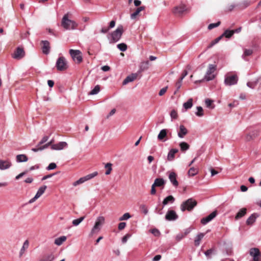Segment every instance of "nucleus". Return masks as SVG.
Wrapping results in <instances>:
<instances>
[{"label":"nucleus","instance_id":"1","mask_svg":"<svg viewBox=\"0 0 261 261\" xmlns=\"http://www.w3.org/2000/svg\"><path fill=\"white\" fill-rule=\"evenodd\" d=\"M77 25L75 21L68 19V13L63 16L61 21V26L65 30H74Z\"/></svg>","mask_w":261,"mask_h":261},{"label":"nucleus","instance_id":"2","mask_svg":"<svg viewBox=\"0 0 261 261\" xmlns=\"http://www.w3.org/2000/svg\"><path fill=\"white\" fill-rule=\"evenodd\" d=\"M105 218L103 216H99L97 217L94 225L89 234V237H92L94 234H97L100 231L101 226L105 223Z\"/></svg>","mask_w":261,"mask_h":261},{"label":"nucleus","instance_id":"3","mask_svg":"<svg viewBox=\"0 0 261 261\" xmlns=\"http://www.w3.org/2000/svg\"><path fill=\"white\" fill-rule=\"evenodd\" d=\"M123 32V27L122 25H119L117 28L110 35L111 36L110 42L115 43L118 41L121 38Z\"/></svg>","mask_w":261,"mask_h":261},{"label":"nucleus","instance_id":"4","mask_svg":"<svg viewBox=\"0 0 261 261\" xmlns=\"http://www.w3.org/2000/svg\"><path fill=\"white\" fill-rule=\"evenodd\" d=\"M197 201L195 200L189 198L182 203L180 205V210L182 212H184L186 210L191 211L197 205Z\"/></svg>","mask_w":261,"mask_h":261},{"label":"nucleus","instance_id":"5","mask_svg":"<svg viewBox=\"0 0 261 261\" xmlns=\"http://www.w3.org/2000/svg\"><path fill=\"white\" fill-rule=\"evenodd\" d=\"M216 68L217 66L216 65L209 64L205 76L201 81H210L213 80L215 77L213 73L216 71Z\"/></svg>","mask_w":261,"mask_h":261},{"label":"nucleus","instance_id":"6","mask_svg":"<svg viewBox=\"0 0 261 261\" xmlns=\"http://www.w3.org/2000/svg\"><path fill=\"white\" fill-rule=\"evenodd\" d=\"M69 54L72 59L76 63H80L83 61L82 53L79 50H74L71 49L69 50Z\"/></svg>","mask_w":261,"mask_h":261},{"label":"nucleus","instance_id":"7","mask_svg":"<svg viewBox=\"0 0 261 261\" xmlns=\"http://www.w3.org/2000/svg\"><path fill=\"white\" fill-rule=\"evenodd\" d=\"M56 66L59 71H64L68 68L67 62L64 57H60L58 59Z\"/></svg>","mask_w":261,"mask_h":261},{"label":"nucleus","instance_id":"8","mask_svg":"<svg viewBox=\"0 0 261 261\" xmlns=\"http://www.w3.org/2000/svg\"><path fill=\"white\" fill-rule=\"evenodd\" d=\"M238 81V77L237 75H226L225 77L224 83L227 86H231L237 84Z\"/></svg>","mask_w":261,"mask_h":261},{"label":"nucleus","instance_id":"9","mask_svg":"<svg viewBox=\"0 0 261 261\" xmlns=\"http://www.w3.org/2000/svg\"><path fill=\"white\" fill-rule=\"evenodd\" d=\"M249 254L253 258V261H259L261 253L257 248H252L249 250Z\"/></svg>","mask_w":261,"mask_h":261},{"label":"nucleus","instance_id":"10","mask_svg":"<svg viewBox=\"0 0 261 261\" xmlns=\"http://www.w3.org/2000/svg\"><path fill=\"white\" fill-rule=\"evenodd\" d=\"M178 218V215L174 210H169L165 215V219L167 221H175Z\"/></svg>","mask_w":261,"mask_h":261},{"label":"nucleus","instance_id":"11","mask_svg":"<svg viewBox=\"0 0 261 261\" xmlns=\"http://www.w3.org/2000/svg\"><path fill=\"white\" fill-rule=\"evenodd\" d=\"M25 55V52L23 49L21 47H18L14 54L12 55V57L15 59H21Z\"/></svg>","mask_w":261,"mask_h":261},{"label":"nucleus","instance_id":"12","mask_svg":"<svg viewBox=\"0 0 261 261\" xmlns=\"http://www.w3.org/2000/svg\"><path fill=\"white\" fill-rule=\"evenodd\" d=\"M169 179L173 186L177 187L178 186V182L177 180V174L174 172L168 171L167 172Z\"/></svg>","mask_w":261,"mask_h":261},{"label":"nucleus","instance_id":"13","mask_svg":"<svg viewBox=\"0 0 261 261\" xmlns=\"http://www.w3.org/2000/svg\"><path fill=\"white\" fill-rule=\"evenodd\" d=\"M42 50L44 54L48 55L50 51V43L47 40H42L41 42Z\"/></svg>","mask_w":261,"mask_h":261},{"label":"nucleus","instance_id":"14","mask_svg":"<svg viewBox=\"0 0 261 261\" xmlns=\"http://www.w3.org/2000/svg\"><path fill=\"white\" fill-rule=\"evenodd\" d=\"M68 146L66 142H60L58 143L53 144L51 146V149L53 150H62L64 148L67 147Z\"/></svg>","mask_w":261,"mask_h":261},{"label":"nucleus","instance_id":"15","mask_svg":"<svg viewBox=\"0 0 261 261\" xmlns=\"http://www.w3.org/2000/svg\"><path fill=\"white\" fill-rule=\"evenodd\" d=\"M186 7L184 5H180L174 8L173 12L175 15H180L186 11Z\"/></svg>","mask_w":261,"mask_h":261},{"label":"nucleus","instance_id":"16","mask_svg":"<svg viewBox=\"0 0 261 261\" xmlns=\"http://www.w3.org/2000/svg\"><path fill=\"white\" fill-rule=\"evenodd\" d=\"M12 165L10 161L8 160H0V169L2 170L9 168Z\"/></svg>","mask_w":261,"mask_h":261},{"label":"nucleus","instance_id":"17","mask_svg":"<svg viewBox=\"0 0 261 261\" xmlns=\"http://www.w3.org/2000/svg\"><path fill=\"white\" fill-rule=\"evenodd\" d=\"M138 76V73H132L130 75L127 76L123 81L122 84L125 85L129 82L134 81L137 79Z\"/></svg>","mask_w":261,"mask_h":261},{"label":"nucleus","instance_id":"18","mask_svg":"<svg viewBox=\"0 0 261 261\" xmlns=\"http://www.w3.org/2000/svg\"><path fill=\"white\" fill-rule=\"evenodd\" d=\"M259 217V215L257 213H253L247 219L246 224L248 225H252L256 221L257 218Z\"/></svg>","mask_w":261,"mask_h":261},{"label":"nucleus","instance_id":"19","mask_svg":"<svg viewBox=\"0 0 261 261\" xmlns=\"http://www.w3.org/2000/svg\"><path fill=\"white\" fill-rule=\"evenodd\" d=\"M258 135V132L257 130H253L251 133L247 134L245 136L246 141H250L251 140L255 138Z\"/></svg>","mask_w":261,"mask_h":261},{"label":"nucleus","instance_id":"20","mask_svg":"<svg viewBox=\"0 0 261 261\" xmlns=\"http://www.w3.org/2000/svg\"><path fill=\"white\" fill-rule=\"evenodd\" d=\"M178 152V149L176 148H172L170 150L167 155V160L169 161H172L174 159L175 153Z\"/></svg>","mask_w":261,"mask_h":261},{"label":"nucleus","instance_id":"21","mask_svg":"<svg viewBox=\"0 0 261 261\" xmlns=\"http://www.w3.org/2000/svg\"><path fill=\"white\" fill-rule=\"evenodd\" d=\"M188 134V130L183 125L179 126V131L178 132V136L180 138H183Z\"/></svg>","mask_w":261,"mask_h":261},{"label":"nucleus","instance_id":"22","mask_svg":"<svg viewBox=\"0 0 261 261\" xmlns=\"http://www.w3.org/2000/svg\"><path fill=\"white\" fill-rule=\"evenodd\" d=\"M16 160L18 163L25 162L28 161V158L25 154H18L16 155Z\"/></svg>","mask_w":261,"mask_h":261},{"label":"nucleus","instance_id":"23","mask_svg":"<svg viewBox=\"0 0 261 261\" xmlns=\"http://www.w3.org/2000/svg\"><path fill=\"white\" fill-rule=\"evenodd\" d=\"M175 201V198L172 195L166 197L163 201V206L168 203H173Z\"/></svg>","mask_w":261,"mask_h":261},{"label":"nucleus","instance_id":"24","mask_svg":"<svg viewBox=\"0 0 261 261\" xmlns=\"http://www.w3.org/2000/svg\"><path fill=\"white\" fill-rule=\"evenodd\" d=\"M247 213V209L246 208H242L237 213L235 216V219L238 220L243 216H244Z\"/></svg>","mask_w":261,"mask_h":261},{"label":"nucleus","instance_id":"25","mask_svg":"<svg viewBox=\"0 0 261 261\" xmlns=\"http://www.w3.org/2000/svg\"><path fill=\"white\" fill-rule=\"evenodd\" d=\"M55 256L53 253H49L44 255L39 261H53Z\"/></svg>","mask_w":261,"mask_h":261},{"label":"nucleus","instance_id":"26","mask_svg":"<svg viewBox=\"0 0 261 261\" xmlns=\"http://www.w3.org/2000/svg\"><path fill=\"white\" fill-rule=\"evenodd\" d=\"M165 180L163 178H157L154 180L153 185L155 187H164Z\"/></svg>","mask_w":261,"mask_h":261},{"label":"nucleus","instance_id":"27","mask_svg":"<svg viewBox=\"0 0 261 261\" xmlns=\"http://www.w3.org/2000/svg\"><path fill=\"white\" fill-rule=\"evenodd\" d=\"M260 80V77H257L254 81L248 82L247 83V86L251 89H254L259 82Z\"/></svg>","mask_w":261,"mask_h":261},{"label":"nucleus","instance_id":"28","mask_svg":"<svg viewBox=\"0 0 261 261\" xmlns=\"http://www.w3.org/2000/svg\"><path fill=\"white\" fill-rule=\"evenodd\" d=\"M204 236L203 233H199L195 238L194 240V244L196 246H198L200 245L201 240Z\"/></svg>","mask_w":261,"mask_h":261},{"label":"nucleus","instance_id":"29","mask_svg":"<svg viewBox=\"0 0 261 261\" xmlns=\"http://www.w3.org/2000/svg\"><path fill=\"white\" fill-rule=\"evenodd\" d=\"M144 9H145L144 6H141V7L138 8L133 13L131 14V15H130L131 19H135L136 17H137V16L139 14V13L141 11L144 10Z\"/></svg>","mask_w":261,"mask_h":261},{"label":"nucleus","instance_id":"30","mask_svg":"<svg viewBox=\"0 0 261 261\" xmlns=\"http://www.w3.org/2000/svg\"><path fill=\"white\" fill-rule=\"evenodd\" d=\"M216 252V250L215 248L213 247L210 249H208L207 250L205 251L204 253L205 255L208 258H211V255H212L213 254H215Z\"/></svg>","mask_w":261,"mask_h":261},{"label":"nucleus","instance_id":"31","mask_svg":"<svg viewBox=\"0 0 261 261\" xmlns=\"http://www.w3.org/2000/svg\"><path fill=\"white\" fill-rule=\"evenodd\" d=\"M181 151H186L190 148V145L185 142H180L179 144Z\"/></svg>","mask_w":261,"mask_h":261},{"label":"nucleus","instance_id":"32","mask_svg":"<svg viewBox=\"0 0 261 261\" xmlns=\"http://www.w3.org/2000/svg\"><path fill=\"white\" fill-rule=\"evenodd\" d=\"M46 188L47 186L45 185L40 187L36 194L37 197L39 198L44 193Z\"/></svg>","mask_w":261,"mask_h":261},{"label":"nucleus","instance_id":"33","mask_svg":"<svg viewBox=\"0 0 261 261\" xmlns=\"http://www.w3.org/2000/svg\"><path fill=\"white\" fill-rule=\"evenodd\" d=\"M193 106V99L190 98L188 100L183 104V107L186 110L191 108Z\"/></svg>","mask_w":261,"mask_h":261},{"label":"nucleus","instance_id":"34","mask_svg":"<svg viewBox=\"0 0 261 261\" xmlns=\"http://www.w3.org/2000/svg\"><path fill=\"white\" fill-rule=\"evenodd\" d=\"M66 240V237L65 236H62L59 238H57L55 241V244L57 245L60 246L61 245L64 241Z\"/></svg>","mask_w":261,"mask_h":261},{"label":"nucleus","instance_id":"35","mask_svg":"<svg viewBox=\"0 0 261 261\" xmlns=\"http://www.w3.org/2000/svg\"><path fill=\"white\" fill-rule=\"evenodd\" d=\"M198 173V170L197 168L194 167H191L190 168L188 171V175L190 176H194Z\"/></svg>","mask_w":261,"mask_h":261},{"label":"nucleus","instance_id":"36","mask_svg":"<svg viewBox=\"0 0 261 261\" xmlns=\"http://www.w3.org/2000/svg\"><path fill=\"white\" fill-rule=\"evenodd\" d=\"M167 133L166 129H162L158 136V139L159 140H162L167 136Z\"/></svg>","mask_w":261,"mask_h":261},{"label":"nucleus","instance_id":"37","mask_svg":"<svg viewBox=\"0 0 261 261\" xmlns=\"http://www.w3.org/2000/svg\"><path fill=\"white\" fill-rule=\"evenodd\" d=\"M250 5V2L248 0H244L242 3L239 4V6L242 9H245Z\"/></svg>","mask_w":261,"mask_h":261},{"label":"nucleus","instance_id":"38","mask_svg":"<svg viewBox=\"0 0 261 261\" xmlns=\"http://www.w3.org/2000/svg\"><path fill=\"white\" fill-rule=\"evenodd\" d=\"M233 35L232 30H226L222 34V37H225L227 38H230Z\"/></svg>","mask_w":261,"mask_h":261},{"label":"nucleus","instance_id":"39","mask_svg":"<svg viewBox=\"0 0 261 261\" xmlns=\"http://www.w3.org/2000/svg\"><path fill=\"white\" fill-rule=\"evenodd\" d=\"M97 174H98V172L95 171V172H93V173H92L91 174L87 175L85 176H84V179H85V181H87L88 180H90V179L94 178L96 175H97Z\"/></svg>","mask_w":261,"mask_h":261},{"label":"nucleus","instance_id":"40","mask_svg":"<svg viewBox=\"0 0 261 261\" xmlns=\"http://www.w3.org/2000/svg\"><path fill=\"white\" fill-rule=\"evenodd\" d=\"M97 174H98V172L95 171V172H93V173H92L91 174L87 175L85 176H84V179H85V181H87L88 180H90V179L94 178L96 175H97Z\"/></svg>","mask_w":261,"mask_h":261},{"label":"nucleus","instance_id":"41","mask_svg":"<svg viewBox=\"0 0 261 261\" xmlns=\"http://www.w3.org/2000/svg\"><path fill=\"white\" fill-rule=\"evenodd\" d=\"M197 111L195 113L196 116L198 117H202L204 115L203 108L200 106H198L196 108Z\"/></svg>","mask_w":261,"mask_h":261},{"label":"nucleus","instance_id":"42","mask_svg":"<svg viewBox=\"0 0 261 261\" xmlns=\"http://www.w3.org/2000/svg\"><path fill=\"white\" fill-rule=\"evenodd\" d=\"M213 100L207 98L205 100V103L206 106V107L210 108V109H213L214 108V106L213 105Z\"/></svg>","mask_w":261,"mask_h":261},{"label":"nucleus","instance_id":"43","mask_svg":"<svg viewBox=\"0 0 261 261\" xmlns=\"http://www.w3.org/2000/svg\"><path fill=\"white\" fill-rule=\"evenodd\" d=\"M253 53V50L251 49H245L244 54L242 55V58L245 59V58L247 56L251 55Z\"/></svg>","mask_w":261,"mask_h":261},{"label":"nucleus","instance_id":"44","mask_svg":"<svg viewBox=\"0 0 261 261\" xmlns=\"http://www.w3.org/2000/svg\"><path fill=\"white\" fill-rule=\"evenodd\" d=\"M100 91V86L96 85L89 93L90 95L97 94Z\"/></svg>","mask_w":261,"mask_h":261},{"label":"nucleus","instance_id":"45","mask_svg":"<svg viewBox=\"0 0 261 261\" xmlns=\"http://www.w3.org/2000/svg\"><path fill=\"white\" fill-rule=\"evenodd\" d=\"M112 164L110 163H108L105 165V168L107 169V171H106V175H109L111 173V172L112 170Z\"/></svg>","mask_w":261,"mask_h":261},{"label":"nucleus","instance_id":"46","mask_svg":"<svg viewBox=\"0 0 261 261\" xmlns=\"http://www.w3.org/2000/svg\"><path fill=\"white\" fill-rule=\"evenodd\" d=\"M29 243L28 240L25 241L23 244V246L21 248L20 251V256L22 255V254L24 253V251L26 248H28L29 247Z\"/></svg>","mask_w":261,"mask_h":261},{"label":"nucleus","instance_id":"47","mask_svg":"<svg viewBox=\"0 0 261 261\" xmlns=\"http://www.w3.org/2000/svg\"><path fill=\"white\" fill-rule=\"evenodd\" d=\"M85 219V217H81L79 219L73 220L72 221V224L74 226H77L80 224V223H81Z\"/></svg>","mask_w":261,"mask_h":261},{"label":"nucleus","instance_id":"48","mask_svg":"<svg viewBox=\"0 0 261 261\" xmlns=\"http://www.w3.org/2000/svg\"><path fill=\"white\" fill-rule=\"evenodd\" d=\"M117 48L122 51H125L127 49V45L124 43H120L117 45Z\"/></svg>","mask_w":261,"mask_h":261},{"label":"nucleus","instance_id":"49","mask_svg":"<svg viewBox=\"0 0 261 261\" xmlns=\"http://www.w3.org/2000/svg\"><path fill=\"white\" fill-rule=\"evenodd\" d=\"M85 179H84V177H81L79 179L77 180L74 181L73 182L72 185L74 187L77 186V185H79L80 184H82L85 182Z\"/></svg>","mask_w":261,"mask_h":261},{"label":"nucleus","instance_id":"50","mask_svg":"<svg viewBox=\"0 0 261 261\" xmlns=\"http://www.w3.org/2000/svg\"><path fill=\"white\" fill-rule=\"evenodd\" d=\"M148 61L142 63L140 67V71L146 70L148 68Z\"/></svg>","mask_w":261,"mask_h":261},{"label":"nucleus","instance_id":"51","mask_svg":"<svg viewBox=\"0 0 261 261\" xmlns=\"http://www.w3.org/2000/svg\"><path fill=\"white\" fill-rule=\"evenodd\" d=\"M131 217L130 215L128 213L124 214L121 217L119 218L120 221L126 220Z\"/></svg>","mask_w":261,"mask_h":261},{"label":"nucleus","instance_id":"52","mask_svg":"<svg viewBox=\"0 0 261 261\" xmlns=\"http://www.w3.org/2000/svg\"><path fill=\"white\" fill-rule=\"evenodd\" d=\"M140 210L145 215H147L148 211L147 206L145 204H141L140 206Z\"/></svg>","mask_w":261,"mask_h":261},{"label":"nucleus","instance_id":"53","mask_svg":"<svg viewBox=\"0 0 261 261\" xmlns=\"http://www.w3.org/2000/svg\"><path fill=\"white\" fill-rule=\"evenodd\" d=\"M220 23H221L220 21H218L216 23H211L208 26V30H212V29H214L215 28H216V27L219 26Z\"/></svg>","mask_w":261,"mask_h":261},{"label":"nucleus","instance_id":"54","mask_svg":"<svg viewBox=\"0 0 261 261\" xmlns=\"http://www.w3.org/2000/svg\"><path fill=\"white\" fill-rule=\"evenodd\" d=\"M222 37H223L221 35L220 36L218 37V38H217L215 40H214L213 41H212V42L211 43V44L209 46V47L213 46L214 45H215V44L219 42V41L222 38Z\"/></svg>","mask_w":261,"mask_h":261},{"label":"nucleus","instance_id":"55","mask_svg":"<svg viewBox=\"0 0 261 261\" xmlns=\"http://www.w3.org/2000/svg\"><path fill=\"white\" fill-rule=\"evenodd\" d=\"M217 215V212L216 211L213 212L211 214H210L208 216H207V218L209 220L211 221L213 220Z\"/></svg>","mask_w":261,"mask_h":261},{"label":"nucleus","instance_id":"56","mask_svg":"<svg viewBox=\"0 0 261 261\" xmlns=\"http://www.w3.org/2000/svg\"><path fill=\"white\" fill-rule=\"evenodd\" d=\"M182 78H179V80L176 82L175 86L177 88V91H178L182 85Z\"/></svg>","mask_w":261,"mask_h":261},{"label":"nucleus","instance_id":"57","mask_svg":"<svg viewBox=\"0 0 261 261\" xmlns=\"http://www.w3.org/2000/svg\"><path fill=\"white\" fill-rule=\"evenodd\" d=\"M48 139V137L47 136H44L41 140L39 142V143L38 144L37 146H39L40 145L43 144V143H45Z\"/></svg>","mask_w":261,"mask_h":261},{"label":"nucleus","instance_id":"58","mask_svg":"<svg viewBox=\"0 0 261 261\" xmlns=\"http://www.w3.org/2000/svg\"><path fill=\"white\" fill-rule=\"evenodd\" d=\"M151 232L155 237H158L160 235V232L158 229L153 228L151 230Z\"/></svg>","mask_w":261,"mask_h":261},{"label":"nucleus","instance_id":"59","mask_svg":"<svg viewBox=\"0 0 261 261\" xmlns=\"http://www.w3.org/2000/svg\"><path fill=\"white\" fill-rule=\"evenodd\" d=\"M57 167L56 164L55 163H51L49 164V165L47 167L46 169L47 170H53L55 169Z\"/></svg>","mask_w":261,"mask_h":261},{"label":"nucleus","instance_id":"60","mask_svg":"<svg viewBox=\"0 0 261 261\" xmlns=\"http://www.w3.org/2000/svg\"><path fill=\"white\" fill-rule=\"evenodd\" d=\"M170 116L172 119H176L177 118V113L175 110H173L170 112Z\"/></svg>","mask_w":261,"mask_h":261},{"label":"nucleus","instance_id":"61","mask_svg":"<svg viewBox=\"0 0 261 261\" xmlns=\"http://www.w3.org/2000/svg\"><path fill=\"white\" fill-rule=\"evenodd\" d=\"M28 172H29V170H25V171L20 173V174H19L18 175H17L15 177V179H17V180L19 179V178L22 177L23 176H24V175L27 174Z\"/></svg>","mask_w":261,"mask_h":261},{"label":"nucleus","instance_id":"62","mask_svg":"<svg viewBox=\"0 0 261 261\" xmlns=\"http://www.w3.org/2000/svg\"><path fill=\"white\" fill-rule=\"evenodd\" d=\"M185 237L184 236V233L183 232H180L179 233H178L176 236V240L177 241H180L182 239H183L184 238H185Z\"/></svg>","mask_w":261,"mask_h":261},{"label":"nucleus","instance_id":"63","mask_svg":"<svg viewBox=\"0 0 261 261\" xmlns=\"http://www.w3.org/2000/svg\"><path fill=\"white\" fill-rule=\"evenodd\" d=\"M167 89H168V87L167 86H166L165 87H164L162 89H161L160 90V91H159V95L160 96L163 95L166 93V92L167 91Z\"/></svg>","mask_w":261,"mask_h":261},{"label":"nucleus","instance_id":"64","mask_svg":"<svg viewBox=\"0 0 261 261\" xmlns=\"http://www.w3.org/2000/svg\"><path fill=\"white\" fill-rule=\"evenodd\" d=\"M130 237H131V234H129V233L126 234V235H125L122 238V242L123 243H125L127 242V239L128 238H129Z\"/></svg>","mask_w":261,"mask_h":261}]
</instances>
